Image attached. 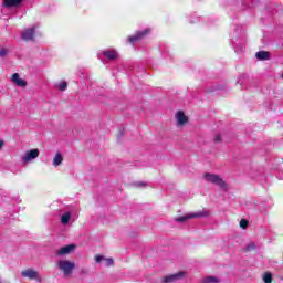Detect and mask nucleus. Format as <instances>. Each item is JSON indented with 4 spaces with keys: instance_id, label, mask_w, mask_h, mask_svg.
I'll return each mask as SVG.
<instances>
[{
    "instance_id": "obj_15",
    "label": "nucleus",
    "mask_w": 283,
    "mask_h": 283,
    "mask_svg": "<svg viewBox=\"0 0 283 283\" xmlns=\"http://www.w3.org/2000/svg\"><path fill=\"white\" fill-rule=\"evenodd\" d=\"M63 163V155L61 153H56L53 158V167H59Z\"/></svg>"
},
{
    "instance_id": "obj_4",
    "label": "nucleus",
    "mask_w": 283,
    "mask_h": 283,
    "mask_svg": "<svg viewBox=\"0 0 283 283\" xmlns=\"http://www.w3.org/2000/svg\"><path fill=\"white\" fill-rule=\"evenodd\" d=\"M149 32H151V30H149V29H145L143 31H137L134 35H129L127 38V42L128 43H136V42L145 39V36H147L149 34Z\"/></svg>"
},
{
    "instance_id": "obj_17",
    "label": "nucleus",
    "mask_w": 283,
    "mask_h": 283,
    "mask_svg": "<svg viewBox=\"0 0 283 283\" xmlns=\"http://www.w3.org/2000/svg\"><path fill=\"white\" fill-rule=\"evenodd\" d=\"M263 282L264 283H272L273 282V274H271V273H264V275H263Z\"/></svg>"
},
{
    "instance_id": "obj_7",
    "label": "nucleus",
    "mask_w": 283,
    "mask_h": 283,
    "mask_svg": "<svg viewBox=\"0 0 283 283\" xmlns=\"http://www.w3.org/2000/svg\"><path fill=\"white\" fill-rule=\"evenodd\" d=\"M36 32V27L27 29L23 33H22V39L23 41H34V34Z\"/></svg>"
},
{
    "instance_id": "obj_6",
    "label": "nucleus",
    "mask_w": 283,
    "mask_h": 283,
    "mask_svg": "<svg viewBox=\"0 0 283 283\" xmlns=\"http://www.w3.org/2000/svg\"><path fill=\"white\" fill-rule=\"evenodd\" d=\"M207 216L206 212H200V213H190L186 214L184 217H178L176 218V222H187V220H193V218H205Z\"/></svg>"
},
{
    "instance_id": "obj_1",
    "label": "nucleus",
    "mask_w": 283,
    "mask_h": 283,
    "mask_svg": "<svg viewBox=\"0 0 283 283\" xmlns=\"http://www.w3.org/2000/svg\"><path fill=\"white\" fill-rule=\"evenodd\" d=\"M203 178L208 182H211L212 185H217L223 191H229V185H227V182L224 181V179H222V177H220V175L206 172L203 174Z\"/></svg>"
},
{
    "instance_id": "obj_19",
    "label": "nucleus",
    "mask_w": 283,
    "mask_h": 283,
    "mask_svg": "<svg viewBox=\"0 0 283 283\" xmlns=\"http://www.w3.org/2000/svg\"><path fill=\"white\" fill-rule=\"evenodd\" d=\"M240 227L241 229H247L249 227V221L247 219H241Z\"/></svg>"
},
{
    "instance_id": "obj_24",
    "label": "nucleus",
    "mask_w": 283,
    "mask_h": 283,
    "mask_svg": "<svg viewBox=\"0 0 283 283\" xmlns=\"http://www.w3.org/2000/svg\"><path fill=\"white\" fill-rule=\"evenodd\" d=\"M222 140V137H220V135H217L214 137V143H220Z\"/></svg>"
},
{
    "instance_id": "obj_14",
    "label": "nucleus",
    "mask_w": 283,
    "mask_h": 283,
    "mask_svg": "<svg viewBox=\"0 0 283 283\" xmlns=\"http://www.w3.org/2000/svg\"><path fill=\"white\" fill-rule=\"evenodd\" d=\"M255 56L259 61H269L271 54L268 51H259Z\"/></svg>"
},
{
    "instance_id": "obj_22",
    "label": "nucleus",
    "mask_w": 283,
    "mask_h": 283,
    "mask_svg": "<svg viewBox=\"0 0 283 283\" xmlns=\"http://www.w3.org/2000/svg\"><path fill=\"white\" fill-rule=\"evenodd\" d=\"M95 262L99 264V262H103V255H95Z\"/></svg>"
},
{
    "instance_id": "obj_5",
    "label": "nucleus",
    "mask_w": 283,
    "mask_h": 283,
    "mask_svg": "<svg viewBox=\"0 0 283 283\" xmlns=\"http://www.w3.org/2000/svg\"><path fill=\"white\" fill-rule=\"evenodd\" d=\"M22 277H28V280H35V282H41V275L39 271L33 269H27L21 272Z\"/></svg>"
},
{
    "instance_id": "obj_13",
    "label": "nucleus",
    "mask_w": 283,
    "mask_h": 283,
    "mask_svg": "<svg viewBox=\"0 0 283 283\" xmlns=\"http://www.w3.org/2000/svg\"><path fill=\"white\" fill-rule=\"evenodd\" d=\"M23 0H4L3 6L4 8H17L18 6H21Z\"/></svg>"
},
{
    "instance_id": "obj_20",
    "label": "nucleus",
    "mask_w": 283,
    "mask_h": 283,
    "mask_svg": "<svg viewBox=\"0 0 283 283\" xmlns=\"http://www.w3.org/2000/svg\"><path fill=\"white\" fill-rule=\"evenodd\" d=\"M247 251H255V243H249L247 245Z\"/></svg>"
},
{
    "instance_id": "obj_11",
    "label": "nucleus",
    "mask_w": 283,
    "mask_h": 283,
    "mask_svg": "<svg viewBox=\"0 0 283 283\" xmlns=\"http://www.w3.org/2000/svg\"><path fill=\"white\" fill-rule=\"evenodd\" d=\"M178 125H187L189 118L185 115V112L178 111L176 114Z\"/></svg>"
},
{
    "instance_id": "obj_16",
    "label": "nucleus",
    "mask_w": 283,
    "mask_h": 283,
    "mask_svg": "<svg viewBox=\"0 0 283 283\" xmlns=\"http://www.w3.org/2000/svg\"><path fill=\"white\" fill-rule=\"evenodd\" d=\"M71 217H72V214H70V212L64 213L61 218L62 224H69Z\"/></svg>"
},
{
    "instance_id": "obj_18",
    "label": "nucleus",
    "mask_w": 283,
    "mask_h": 283,
    "mask_svg": "<svg viewBox=\"0 0 283 283\" xmlns=\"http://www.w3.org/2000/svg\"><path fill=\"white\" fill-rule=\"evenodd\" d=\"M59 90H60L61 92H65V90H67V82H61V83L59 84Z\"/></svg>"
},
{
    "instance_id": "obj_27",
    "label": "nucleus",
    "mask_w": 283,
    "mask_h": 283,
    "mask_svg": "<svg viewBox=\"0 0 283 283\" xmlns=\"http://www.w3.org/2000/svg\"><path fill=\"white\" fill-rule=\"evenodd\" d=\"M139 185L144 186L145 184H139Z\"/></svg>"
},
{
    "instance_id": "obj_25",
    "label": "nucleus",
    "mask_w": 283,
    "mask_h": 283,
    "mask_svg": "<svg viewBox=\"0 0 283 283\" xmlns=\"http://www.w3.org/2000/svg\"><path fill=\"white\" fill-rule=\"evenodd\" d=\"M81 273H82V275H87L88 271H87V269H82Z\"/></svg>"
},
{
    "instance_id": "obj_3",
    "label": "nucleus",
    "mask_w": 283,
    "mask_h": 283,
    "mask_svg": "<svg viewBox=\"0 0 283 283\" xmlns=\"http://www.w3.org/2000/svg\"><path fill=\"white\" fill-rule=\"evenodd\" d=\"M187 275V272L179 271L175 274L166 275L161 277V283H174L182 280Z\"/></svg>"
},
{
    "instance_id": "obj_8",
    "label": "nucleus",
    "mask_w": 283,
    "mask_h": 283,
    "mask_svg": "<svg viewBox=\"0 0 283 283\" xmlns=\"http://www.w3.org/2000/svg\"><path fill=\"white\" fill-rule=\"evenodd\" d=\"M34 158H39V149L29 150L23 157V163H30V160H34Z\"/></svg>"
},
{
    "instance_id": "obj_12",
    "label": "nucleus",
    "mask_w": 283,
    "mask_h": 283,
    "mask_svg": "<svg viewBox=\"0 0 283 283\" xmlns=\"http://www.w3.org/2000/svg\"><path fill=\"white\" fill-rule=\"evenodd\" d=\"M103 54L109 61H116V59H118V52H116V50H106V51H103Z\"/></svg>"
},
{
    "instance_id": "obj_2",
    "label": "nucleus",
    "mask_w": 283,
    "mask_h": 283,
    "mask_svg": "<svg viewBox=\"0 0 283 283\" xmlns=\"http://www.w3.org/2000/svg\"><path fill=\"white\" fill-rule=\"evenodd\" d=\"M59 271H62L64 275H71L72 271L76 269V263L69 261V260H60L57 262Z\"/></svg>"
},
{
    "instance_id": "obj_21",
    "label": "nucleus",
    "mask_w": 283,
    "mask_h": 283,
    "mask_svg": "<svg viewBox=\"0 0 283 283\" xmlns=\"http://www.w3.org/2000/svg\"><path fill=\"white\" fill-rule=\"evenodd\" d=\"M106 264L107 266H114V259L112 258L106 259Z\"/></svg>"
},
{
    "instance_id": "obj_26",
    "label": "nucleus",
    "mask_w": 283,
    "mask_h": 283,
    "mask_svg": "<svg viewBox=\"0 0 283 283\" xmlns=\"http://www.w3.org/2000/svg\"><path fill=\"white\" fill-rule=\"evenodd\" d=\"M4 145H6V143H3V140H0V149H3Z\"/></svg>"
},
{
    "instance_id": "obj_10",
    "label": "nucleus",
    "mask_w": 283,
    "mask_h": 283,
    "mask_svg": "<svg viewBox=\"0 0 283 283\" xmlns=\"http://www.w3.org/2000/svg\"><path fill=\"white\" fill-rule=\"evenodd\" d=\"M12 82L18 85V87H25L28 85V82L25 80L21 78V75L19 73H14L12 75Z\"/></svg>"
},
{
    "instance_id": "obj_23",
    "label": "nucleus",
    "mask_w": 283,
    "mask_h": 283,
    "mask_svg": "<svg viewBox=\"0 0 283 283\" xmlns=\"http://www.w3.org/2000/svg\"><path fill=\"white\" fill-rule=\"evenodd\" d=\"M8 50L7 49H1L0 50V56H7Z\"/></svg>"
},
{
    "instance_id": "obj_9",
    "label": "nucleus",
    "mask_w": 283,
    "mask_h": 283,
    "mask_svg": "<svg viewBox=\"0 0 283 283\" xmlns=\"http://www.w3.org/2000/svg\"><path fill=\"white\" fill-rule=\"evenodd\" d=\"M74 249H76V245L74 244L62 247L60 250L55 252V255H69V253H72Z\"/></svg>"
}]
</instances>
